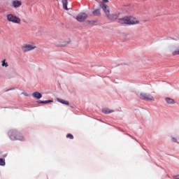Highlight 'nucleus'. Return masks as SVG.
I'll return each mask as SVG.
<instances>
[{"instance_id":"nucleus-7","label":"nucleus","mask_w":179,"mask_h":179,"mask_svg":"<svg viewBox=\"0 0 179 179\" xmlns=\"http://www.w3.org/2000/svg\"><path fill=\"white\" fill-rule=\"evenodd\" d=\"M87 17V14L85 13H81L76 16V19L78 22H85Z\"/></svg>"},{"instance_id":"nucleus-15","label":"nucleus","mask_w":179,"mask_h":179,"mask_svg":"<svg viewBox=\"0 0 179 179\" xmlns=\"http://www.w3.org/2000/svg\"><path fill=\"white\" fill-rule=\"evenodd\" d=\"M48 103H52V101L51 100H48V101H40L39 103L40 104H47Z\"/></svg>"},{"instance_id":"nucleus-19","label":"nucleus","mask_w":179,"mask_h":179,"mask_svg":"<svg viewBox=\"0 0 179 179\" xmlns=\"http://www.w3.org/2000/svg\"><path fill=\"white\" fill-rule=\"evenodd\" d=\"M66 138H68L69 139H73V135H72L71 134H68L66 135Z\"/></svg>"},{"instance_id":"nucleus-9","label":"nucleus","mask_w":179,"mask_h":179,"mask_svg":"<svg viewBox=\"0 0 179 179\" xmlns=\"http://www.w3.org/2000/svg\"><path fill=\"white\" fill-rule=\"evenodd\" d=\"M32 96H33V97H34V99H41V97H43L41 94H40V92H34L32 94Z\"/></svg>"},{"instance_id":"nucleus-21","label":"nucleus","mask_w":179,"mask_h":179,"mask_svg":"<svg viewBox=\"0 0 179 179\" xmlns=\"http://www.w3.org/2000/svg\"><path fill=\"white\" fill-rule=\"evenodd\" d=\"M103 2L107 3V2H108V0H103Z\"/></svg>"},{"instance_id":"nucleus-2","label":"nucleus","mask_w":179,"mask_h":179,"mask_svg":"<svg viewBox=\"0 0 179 179\" xmlns=\"http://www.w3.org/2000/svg\"><path fill=\"white\" fill-rule=\"evenodd\" d=\"M139 99L145 100L146 101H155V96L146 92H141L138 95Z\"/></svg>"},{"instance_id":"nucleus-23","label":"nucleus","mask_w":179,"mask_h":179,"mask_svg":"<svg viewBox=\"0 0 179 179\" xmlns=\"http://www.w3.org/2000/svg\"><path fill=\"white\" fill-rule=\"evenodd\" d=\"M176 179H179V178H176Z\"/></svg>"},{"instance_id":"nucleus-12","label":"nucleus","mask_w":179,"mask_h":179,"mask_svg":"<svg viewBox=\"0 0 179 179\" xmlns=\"http://www.w3.org/2000/svg\"><path fill=\"white\" fill-rule=\"evenodd\" d=\"M21 5H22V2H20V1H13V6L14 8H19V6H20Z\"/></svg>"},{"instance_id":"nucleus-16","label":"nucleus","mask_w":179,"mask_h":179,"mask_svg":"<svg viewBox=\"0 0 179 179\" xmlns=\"http://www.w3.org/2000/svg\"><path fill=\"white\" fill-rule=\"evenodd\" d=\"M5 159L0 158V166H5Z\"/></svg>"},{"instance_id":"nucleus-6","label":"nucleus","mask_w":179,"mask_h":179,"mask_svg":"<svg viewBox=\"0 0 179 179\" xmlns=\"http://www.w3.org/2000/svg\"><path fill=\"white\" fill-rule=\"evenodd\" d=\"M36 48V47L34 43L25 44L23 46H22V50L23 52H28V51H31Z\"/></svg>"},{"instance_id":"nucleus-22","label":"nucleus","mask_w":179,"mask_h":179,"mask_svg":"<svg viewBox=\"0 0 179 179\" xmlns=\"http://www.w3.org/2000/svg\"><path fill=\"white\" fill-rule=\"evenodd\" d=\"M10 90H7V92H9Z\"/></svg>"},{"instance_id":"nucleus-13","label":"nucleus","mask_w":179,"mask_h":179,"mask_svg":"<svg viewBox=\"0 0 179 179\" xmlns=\"http://www.w3.org/2000/svg\"><path fill=\"white\" fill-rule=\"evenodd\" d=\"M62 3L64 9L68 10V0H63Z\"/></svg>"},{"instance_id":"nucleus-8","label":"nucleus","mask_w":179,"mask_h":179,"mask_svg":"<svg viewBox=\"0 0 179 179\" xmlns=\"http://www.w3.org/2000/svg\"><path fill=\"white\" fill-rule=\"evenodd\" d=\"M165 101L167 104H176V101L173 98L166 97Z\"/></svg>"},{"instance_id":"nucleus-10","label":"nucleus","mask_w":179,"mask_h":179,"mask_svg":"<svg viewBox=\"0 0 179 179\" xmlns=\"http://www.w3.org/2000/svg\"><path fill=\"white\" fill-rule=\"evenodd\" d=\"M115 110H111L109 108H103L102 109V113H103L104 114H111V113H114Z\"/></svg>"},{"instance_id":"nucleus-3","label":"nucleus","mask_w":179,"mask_h":179,"mask_svg":"<svg viewBox=\"0 0 179 179\" xmlns=\"http://www.w3.org/2000/svg\"><path fill=\"white\" fill-rule=\"evenodd\" d=\"M102 9L105 12V13H106V16L108 17V19H110V20H115V19H117V15L110 14V10L107 5L103 4Z\"/></svg>"},{"instance_id":"nucleus-4","label":"nucleus","mask_w":179,"mask_h":179,"mask_svg":"<svg viewBox=\"0 0 179 179\" xmlns=\"http://www.w3.org/2000/svg\"><path fill=\"white\" fill-rule=\"evenodd\" d=\"M11 141H24V138L22 134L17 131H13L10 135Z\"/></svg>"},{"instance_id":"nucleus-18","label":"nucleus","mask_w":179,"mask_h":179,"mask_svg":"<svg viewBox=\"0 0 179 179\" xmlns=\"http://www.w3.org/2000/svg\"><path fill=\"white\" fill-rule=\"evenodd\" d=\"M173 55H179V49H176L172 52Z\"/></svg>"},{"instance_id":"nucleus-17","label":"nucleus","mask_w":179,"mask_h":179,"mask_svg":"<svg viewBox=\"0 0 179 179\" xmlns=\"http://www.w3.org/2000/svg\"><path fill=\"white\" fill-rule=\"evenodd\" d=\"M6 60V59H3L2 61V66H5L6 68H8V63L5 62Z\"/></svg>"},{"instance_id":"nucleus-20","label":"nucleus","mask_w":179,"mask_h":179,"mask_svg":"<svg viewBox=\"0 0 179 179\" xmlns=\"http://www.w3.org/2000/svg\"><path fill=\"white\" fill-rule=\"evenodd\" d=\"M173 142L177 143V138H172Z\"/></svg>"},{"instance_id":"nucleus-5","label":"nucleus","mask_w":179,"mask_h":179,"mask_svg":"<svg viewBox=\"0 0 179 179\" xmlns=\"http://www.w3.org/2000/svg\"><path fill=\"white\" fill-rule=\"evenodd\" d=\"M7 20L8 22H11L12 23H15L17 24H20V18L19 17L13 15V14L7 15Z\"/></svg>"},{"instance_id":"nucleus-11","label":"nucleus","mask_w":179,"mask_h":179,"mask_svg":"<svg viewBox=\"0 0 179 179\" xmlns=\"http://www.w3.org/2000/svg\"><path fill=\"white\" fill-rule=\"evenodd\" d=\"M57 101H58L59 103H62V104H65L66 106H69V102L68 101H65L64 99L57 98Z\"/></svg>"},{"instance_id":"nucleus-1","label":"nucleus","mask_w":179,"mask_h":179,"mask_svg":"<svg viewBox=\"0 0 179 179\" xmlns=\"http://www.w3.org/2000/svg\"><path fill=\"white\" fill-rule=\"evenodd\" d=\"M118 23L120 24H124L131 26L132 24H138L139 21L136 18L131 16H125L117 20Z\"/></svg>"},{"instance_id":"nucleus-14","label":"nucleus","mask_w":179,"mask_h":179,"mask_svg":"<svg viewBox=\"0 0 179 179\" xmlns=\"http://www.w3.org/2000/svg\"><path fill=\"white\" fill-rule=\"evenodd\" d=\"M92 13L94 16H100V15H101V13H100V9H96L94 10Z\"/></svg>"}]
</instances>
